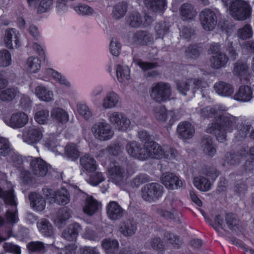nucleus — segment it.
I'll return each instance as SVG.
<instances>
[{
  "mask_svg": "<svg viewBox=\"0 0 254 254\" xmlns=\"http://www.w3.org/2000/svg\"><path fill=\"white\" fill-rule=\"evenodd\" d=\"M168 31L169 27L164 22L158 23L155 26V31L157 38H163Z\"/></svg>",
  "mask_w": 254,
  "mask_h": 254,
  "instance_id": "nucleus-59",
  "label": "nucleus"
},
{
  "mask_svg": "<svg viewBox=\"0 0 254 254\" xmlns=\"http://www.w3.org/2000/svg\"><path fill=\"white\" fill-rule=\"evenodd\" d=\"M127 22L132 27H138L142 24L143 18L139 13L133 12L129 15Z\"/></svg>",
  "mask_w": 254,
  "mask_h": 254,
  "instance_id": "nucleus-50",
  "label": "nucleus"
},
{
  "mask_svg": "<svg viewBox=\"0 0 254 254\" xmlns=\"http://www.w3.org/2000/svg\"><path fill=\"white\" fill-rule=\"evenodd\" d=\"M45 145L50 150L55 152L56 154H60L62 147L59 144L56 135L50 134L46 135L44 138Z\"/></svg>",
  "mask_w": 254,
  "mask_h": 254,
  "instance_id": "nucleus-29",
  "label": "nucleus"
},
{
  "mask_svg": "<svg viewBox=\"0 0 254 254\" xmlns=\"http://www.w3.org/2000/svg\"><path fill=\"white\" fill-rule=\"evenodd\" d=\"M201 146L205 154L211 157L215 154L216 151L213 145L212 139L210 136H204L203 137Z\"/></svg>",
  "mask_w": 254,
  "mask_h": 254,
  "instance_id": "nucleus-38",
  "label": "nucleus"
},
{
  "mask_svg": "<svg viewBox=\"0 0 254 254\" xmlns=\"http://www.w3.org/2000/svg\"><path fill=\"white\" fill-rule=\"evenodd\" d=\"M145 160L149 158L161 159L164 156L165 146L163 147L157 143L151 141L144 144Z\"/></svg>",
  "mask_w": 254,
  "mask_h": 254,
  "instance_id": "nucleus-10",
  "label": "nucleus"
},
{
  "mask_svg": "<svg viewBox=\"0 0 254 254\" xmlns=\"http://www.w3.org/2000/svg\"><path fill=\"white\" fill-rule=\"evenodd\" d=\"M105 180V177L101 172H96L91 174L88 179V183L93 186H97Z\"/></svg>",
  "mask_w": 254,
  "mask_h": 254,
  "instance_id": "nucleus-63",
  "label": "nucleus"
},
{
  "mask_svg": "<svg viewBox=\"0 0 254 254\" xmlns=\"http://www.w3.org/2000/svg\"><path fill=\"white\" fill-rule=\"evenodd\" d=\"M27 64L29 71L35 73L40 69L41 62L37 57H31L28 59Z\"/></svg>",
  "mask_w": 254,
  "mask_h": 254,
  "instance_id": "nucleus-52",
  "label": "nucleus"
},
{
  "mask_svg": "<svg viewBox=\"0 0 254 254\" xmlns=\"http://www.w3.org/2000/svg\"><path fill=\"white\" fill-rule=\"evenodd\" d=\"M153 38L151 34L146 31H138L132 37V41L137 45H144L152 43Z\"/></svg>",
  "mask_w": 254,
  "mask_h": 254,
  "instance_id": "nucleus-27",
  "label": "nucleus"
},
{
  "mask_svg": "<svg viewBox=\"0 0 254 254\" xmlns=\"http://www.w3.org/2000/svg\"><path fill=\"white\" fill-rule=\"evenodd\" d=\"M172 94V87L166 82H159L152 85L150 91L151 98L161 103L169 100Z\"/></svg>",
  "mask_w": 254,
  "mask_h": 254,
  "instance_id": "nucleus-4",
  "label": "nucleus"
},
{
  "mask_svg": "<svg viewBox=\"0 0 254 254\" xmlns=\"http://www.w3.org/2000/svg\"><path fill=\"white\" fill-rule=\"evenodd\" d=\"M12 152V149L8 139L0 137V155L6 156Z\"/></svg>",
  "mask_w": 254,
  "mask_h": 254,
  "instance_id": "nucleus-51",
  "label": "nucleus"
},
{
  "mask_svg": "<svg viewBox=\"0 0 254 254\" xmlns=\"http://www.w3.org/2000/svg\"><path fill=\"white\" fill-rule=\"evenodd\" d=\"M222 111H225V108L221 106L206 107L200 110V114L202 117L205 118H211L213 116L215 118L221 113Z\"/></svg>",
  "mask_w": 254,
  "mask_h": 254,
  "instance_id": "nucleus-42",
  "label": "nucleus"
},
{
  "mask_svg": "<svg viewBox=\"0 0 254 254\" xmlns=\"http://www.w3.org/2000/svg\"><path fill=\"white\" fill-rule=\"evenodd\" d=\"M108 172L110 179L117 185L122 184L127 177L126 170L117 163L111 164L108 168Z\"/></svg>",
  "mask_w": 254,
  "mask_h": 254,
  "instance_id": "nucleus-12",
  "label": "nucleus"
},
{
  "mask_svg": "<svg viewBox=\"0 0 254 254\" xmlns=\"http://www.w3.org/2000/svg\"><path fill=\"white\" fill-rule=\"evenodd\" d=\"M123 149L124 147L121 143L119 142L114 143L108 146L105 149L100 151L96 157L100 158H105L107 159L109 154L117 156L122 153Z\"/></svg>",
  "mask_w": 254,
  "mask_h": 254,
  "instance_id": "nucleus-24",
  "label": "nucleus"
},
{
  "mask_svg": "<svg viewBox=\"0 0 254 254\" xmlns=\"http://www.w3.org/2000/svg\"><path fill=\"white\" fill-rule=\"evenodd\" d=\"M80 229V226L78 224H72L63 232V237L69 241H74L76 240Z\"/></svg>",
  "mask_w": 254,
  "mask_h": 254,
  "instance_id": "nucleus-35",
  "label": "nucleus"
},
{
  "mask_svg": "<svg viewBox=\"0 0 254 254\" xmlns=\"http://www.w3.org/2000/svg\"><path fill=\"white\" fill-rule=\"evenodd\" d=\"M194 132V127L189 122H183L178 125L177 133L179 137L183 139L191 138Z\"/></svg>",
  "mask_w": 254,
  "mask_h": 254,
  "instance_id": "nucleus-21",
  "label": "nucleus"
},
{
  "mask_svg": "<svg viewBox=\"0 0 254 254\" xmlns=\"http://www.w3.org/2000/svg\"><path fill=\"white\" fill-rule=\"evenodd\" d=\"M49 112L47 110L43 109L37 112L35 115V121L40 124H45L48 121Z\"/></svg>",
  "mask_w": 254,
  "mask_h": 254,
  "instance_id": "nucleus-60",
  "label": "nucleus"
},
{
  "mask_svg": "<svg viewBox=\"0 0 254 254\" xmlns=\"http://www.w3.org/2000/svg\"><path fill=\"white\" fill-rule=\"evenodd\" d=\"M78 113L85 120H88L93 117V113L90 108L85 104L78 103L77 105Z\"/></svg>",
  "mask_w": 254,
  "mask_h": 254,
  "instance_id": "nucleus-53",
  "label": "nucleus"
},
{
  "mask_svg": "<svg viewBox=\"0 0 254 254\" xmlns=\"http://www.w3.org/2000/svg\"><path fill=\"white\" fill-rule=\"evenodd\" d=\"M29 118L24 112H20L13 113L10 118L5 119V123L14 129L24 127L28 122Z\"/></svg>",
  "mask_w": 254,
  "mask_h": 254,
  "instance_id": "nucleus-15",
  "label": "nucleus"
},
{
  "mask_svg": "<svg viewBox=\"0 0 254 254\" xmlns=\"http://www.w3.org/2000/svg\"><path fill=\"white\" fill-rule=\"evenodd\" d=\"M42 136L41 129L35 126L25 128L22 134L23 141L31 145L39 142Z\"/></svg>",
  "mask_w": 254,
  "mask_h": 254,
  "instance_id": "nucleus-11",
  "label": "nucleus"
},
{
  "mask_svg": "<svg viewBox=\"0 0 254 254\" xmlns=\"http://www.w3.org/2000/svg\"><path fill=\"white\" fill-rule=\"evenodd\" d=\"M177 201V198L173 194L169 195L165 199L164 206L156 209L157 213L165 218L175 220L178 213L175 210Z\"/></svg>",
  "mask_w": 254,
  "mask_h": 254,
  "instance_id": "nucleus-5",
  "label": "nucleus"
},
{
  "mask_svg": "<svg viewBox=\"0 0 254 254\" xmlns=\"http://www.w3.org/2000/svg\"><path fill=\"white\" fill-rule=\"evenodd\" d=\"M130 71L128 66L118 65L116 69L117 77L120 82L127 80L130 77Z\"/></svg>",
  "mask_w": 254,
  "mask_h": 254,
  "instance_id": "nucleus-48",
  "label": "nucleus"
},
{
  "mask_svg": "<svg viewBox=\"0 0 254 254\" xmlns=\"http://www.w3.org/2000/svg\"><path fill=\"white\" fill-rule=\"evenodd\" d=\"M35 94L41 101L50 102L54 100L52 92L42 86H38L36 87Z\"/></svg>",
  "mask_w": 254,
  "mask_h": 254,
  "instance_id": "nucleus-36",
  "label": "nucleus"
},
{
  "mask_svg": "<svg viewBox=\"0 0 254 254\" xmlns=\"http://www.w3.org/2000/svg\"><path fill=\"white\" fill-rule=\"evenodd\" d=\"M228 61L229 57L225 53H217L212 55L209 60V64L212 68L218 69L225 67Z\"/></svg>",
  "mask_w": 254,
  "mask_h": 254,
  "instance_id": "nucleus-23",
  "label": "nucleus"
},
{
  "mask_svg": "<svg viewBox=\"0 0 254 254\" xmlns=\"http://www.w3.org/2000/svg\"><path fill=\"white\" fill-rule=\"evenodd\" d=\"M45 193L48 197L52 198V201L59 205H65L70 201L69 193L65 188H62L56 191L47 189Z\"/></svg>",
  "mask_w": 254,
  "mask_h": 254,
  "instance_id": "nucleus-14",
  "label": "nucleus"
},
{
  "mask_svg": "<svg viewBox=\"0 0 254 254\" xmlns=\"http://www.w3.org/2000/svg\"><path fill=\"white\" fill-rule=\"evenodd\" d=\"M162 184L168 189L173 190L182 186L183 183L178 176L172 173H165L161 177Z\"/></svg>",
  "mask_w": 254,
  "mask_h": 254,
  "instance_id": "nucleus-18",
  "label": "nucleus"
},
{
  "mask_svg": "<svg viewBox=\"0 0 254 254\" xmlns=\"http://www.w3.org/2000/svg\"><path fill=\"white\" fill-rule=\"evenodd\" d=\"M222 111L215 118L214 121L209 124L206 131L208 133H215L217 140L223 142L226 140L227 133L231 132L236 127L238 118Z\"/></svg>",
  "mask_w": 254,
  "mask_h": 254,
  "instance_id": "nucleus-1",
  "label": "nucleus"
},
{
  "mask_svg": "<svg viewBox=\"0 0 254 254\" xmlns=\"http://www.w3.org/2000/svg\"><path fill=\"white\" fill-rule=\"evenodd\" d=\"M125 115L121 112L113 111L108 113V120L110 124L116 129L121 120Z\"/></svg>",
  "mask_w": 254,
  "mask_h": 254,
  "instance_id": "nucleus-54",
  "label": "nucleus"
},
{
  "mask_svg": "<svg viewBox=\"0 0 254 254\" xmlns=\"http://www.w3.org/2000/svg\"><path fill=\"white\" fill-rule=\"evenodd\" d=\"M46 245L41 241H32L27 245V248L30 252L40 253L44 252Z\"/></svg>",
  "mask_w": 254,
  "mask_h": 254,
  "instance_id": "nucleus-49",
  "label": "nucleus"
},
{
  "mask_svg": "<svg viewBox=\"0 0 254 254\" xmlns=\"http://www.w3.org/2000/svg\"><path fill=\"white\" fill-rule=\"evenodd\" d=\"M127 5L126 2H122L116 4L113 8L112 14L116 19L123 18L127 11Z\"/></svg>",
  "mask_w": 254,
  "mask_h": 254,
  "instance_id": "nucleus-47",
  "label": "nucleus"
},
{
  "mask_svg": "<svg viewBox=\"0 0 254 254\" xmlns=\"http://www.w3.org/2000/svg\"><path fill=\"white\" fill-rule=\"evenodd\" d=\"M253 97L251 87L247 85H242L233 97V99L240 102H249Z\"/></svg>",
  "mask_w": 254,
  "mask_h": 254,
  "instance_id": "nucleus-25",
  "label": "nucleus"
},
{
  "mask_svg": "<svg viewBox=\"0 0 254 254\" xmlns=\"http://www.w3.org/2000/svg\"><path fill=\"white\" fill-rule=\"evenodd\" d=\"M124 212V210L116 201H111L107 206V214L110 219L116 220L120 219Z\"/></svg>",
  "mask_w": 254,
  "mask_h": 254,
  "instance_id": "nucleus-22",
  "label": "nucleus"
},
{
  "mask_svg": "<svg viewBox=\"0 0 254 254\" xmlns=\"http://www.w3.org/2000/svg\"><path fill=\"white\" fill-rule=\"evenodd\" d=\"M252 10L249 2L244 0H235L229 7L230 14L238 20H245L249 18L252 14Z\"/></svg>",
  "mask_w": 254,
  "mask_h": 254,
  "instance_id": "nucleus-3",
  "label": "nucleus"
},
{
  "mask_svg": "<svg viewBox=\"0 0 254 254\" xmlns=\"http://www.w3.org/2000/svg\"><path fill=\"white\" fill-rule=\"evenodd\" d=\"M99 207L100 203L91 196L86 199L83 210L84 213L89 216H92L96 213Z\"/></svg>",
  "mask_w": 254,
  "mask_h": 254,
  "instance_id": "nucleus-33",
  "label": "nucleus"
},
{
  "mask_svg": "<svg viewBox=\"0 0 254 254\" xmlns=\"http://www.w3.org/2000/svg\"><path fill=\"white\" fill-rule=\"evenodd\" d=\"M66 155L72 160H75L79 155L76 145L73 143L67 144L64 149Z\"/></svg>",
  "mask_w": 254,
  "mask_h": 254,
  "instance_id": "nucleus-55",
  "label": "nucleus"
},
{
  "mask_svg": "<svg viewBox=\"0 0 254 254\" xmlns=\"http://www.w3.org/2000/svg\"><path fill=\"white\" fill-rule=\"evenodd\" d=\"M151 181V178L147 174H140L134 178L131 182V185L138 187L141 184Z\"/></svg>",
  "mask_w": 254,
  "mask_h": 254,
  "instance_id": "nucleus-62",
  "label": "nucleus"
},
{
  "mask_svg": "<svg viewBox=\"0 0 254 254\" xmlns=\"http://www.w3.org/2000/svg\"><path fill=\"white\" fill-rule=\"evenodd\" d=\"M142 197L147 201H152L160 198L164 192L163 187L156 183L145 185L142 189Z\"/></svg>",
  "mask_w": 254,
  "mask_h": 254,
  "instance_id": "nucleus-6",
  "label": "nucleus"
},
{
  "mask_svg": "<svg viewBox=\"0 0 254 254\" xmlns=\"http://www.w3.org/2000/svg\"><path fill=\"white\" fill-rule=\"evenodd\" d=\"M18 33L13 28H9L5 31L3 40L5 46L9 49L19 47Z\"/></svg>",
  "mask_w": 254,
  "mask_h": 254,
  "instance_id": "nucleus-20",
  "label": "nucleus"
},
{
  "mask_svg": "<svg viewBox=\"0 0 254 254\" xmlns=\"http://www.w3.org/2000/svg\"><path fill=\"white\" fill-rule=\"evenodd\" d=\"M146 6L154 12L162 10L166 6L165 0H144Z\"/></svg>",
  "mask_w": 254,
  "mask_h": 254,
  "instance_id": "nucleus-46",
  "label": "nucleus"
},
{
  "mask_svg": "<svg viewBox=\"0 0 254 254\" xmlns=\"http://www.w3.org/2000/svg\"><path fill=\"white\" fill-rule=\"evenodd\" d=\"M30 171L32 175L36 177H44L48 170V165L40 158H35L30 162Z\"/></svg>",
  "mask_w": 254,
  "mask_h": 254,
  "instance_id": "nucleus-16",
  "label": "nucleus"
},
{
  "mask_svg": "<svg viewBox=\"0 0 254 254\" xmlns=\"http://www.w3.org/2000/svg\"><path fill=\"white\" fill-rule=\"evenodd\" d=\"M207 84L203 80L199 79L191 78L185 80H182L177 83V88L179 92L183 95H187L191 87L192 92L194 93L197 89H202L206 88Z\"/></svg>",
  "mask_w": 254,
  "mask_h": 254,
  "instance_id": "nucleus-7",
  "label": "nucleus"
},
{
  "mask_svg": "<svg viewBox=\"0 0 254 254\" xmlns=\"http://www.w3.org/2000/svg\"><path fill=\"white\" fill-rule=\"evenodd\" d=\"M126 150L130 156L142 160H145L146 155L144 153V145L141 147L138 143L135 141L128 142L126 145Z\"/></svg>",
  "mask_w": 254,
  "mask_h": 254,
  "instance_id": "nucleus-19",
  "label": "nucleus"
},
{
  "mask_svg": "<svg viewBox=\"0 0 254 254\" xmlns=\"http://www.w3.org/2000/svg\"><path fill=\"white\" fill-rule=\"evenodd\" d=\"M80 164L82 168L88 172H94L97 168V164L95 159L87 154L81 156Z\"/></svg>",
  "mask_w": 254,
  "mask_h": 254,
  "instance_id": "nucleus-32",
  "label": "nucleus"
},
{
  "mask_svg": "<svg viewBox=\"0 0 254 254\" xmlns=\"http://www.w3.org/2000/svg\"><path fill=\"white\" fill-rule=\"evenodd\" d=\"M51 117L57 122L61 123H65L69 119L67 112L60 108H56L52 111Z\"/></svg>",
  "mask_w": 254,
  "mask_h": 254,
  "instance_id": "nucleus-43",
  "label": "nucleus"
},
{
  "mask_svg": "<svg viewBox=\"0 0 254 254\" xmlns=\"http://www.w3.org/2000/svg\"><path fill=\"white\" fill-rule=\"evenodd\" d=\"M119 101V96L115 92L111 91L107 93L103 99L102 106L104 109H112L117 106Z\"/></svg>",
  "mask_w": 254,
  "mask_h": 254,
  "instance_id": "nucleus-31",
  "label": "nucleus"
},
{
  "mask_svg": "<svg viewBox=\"0 0 254 254\" xmlns=\"http://www.w3.org/2000/svg\"><path fill=\"white\" fill-rule=\"evenodd\" d=\"M47 73L51 75L58 83L64 84L67 87L70 86L69 82L66 80L64 76H63L57 71L54 70L52 68H49L47 69Z\"/></svg>",
  "mask_w": 254,
  "mask_h": 254,
  "instance_id": "nucleus-61",
  "label": "nucleus"
},
{
  "mask_svg": "<svg viewBox=\"0 0 254 254\" xmlns=\"http://www.w3.org/2000/svg\"><path fill=\"white\" fill-rule=\"evenodd\" d=\"M180 13L184 20L193 19L196 13L193 6L190 3H184L180 8Z\"/></svg>",
  "mask_w": 254,
  "mask_h": 254,
  "instance_id": "nucleus-37",
  "label": "nucleus"
},
{
  "mask_svg": "<svg viewBox=\"0 0 254 254\" xmlns=\"http://www.w3.org/2000/svg\"><path fill=\"white\" fill-rule=\"evenodd\" d=\"M137 230L136 222L131 219H127L120 225V232L125 236L130 237L134 235Z\"/></svg>",
  "mask_w": 254,
  "mask_h": 254,
  "instance_id": "nucleus-28",
  "label": "nucleus"
},
{
  "mask_svg": "<svg viewBox=\"0 0 254 254\" xmlns=\"http://www.w3.org/2000/svg\"><path fill=\"white\" fill-rule=\"evenodd\" d=\"M200 24L206 31H212L217 25L218 18L216 14L213 10L206 8L199 14Z\"/></svg>",
  "mask_w": 254,
  "mask_h": 254,
  "instance_id": "nucleus-9",
  "label": "nucleus"
},
{
  "mask_svg": "<svg viewBox=\"0 0 254 254\" xmlns=\"http://www.w3.org/2000/svg\"><path fill=\"white\" fill-rule=\"evenodd\" d=\"M153 117L160 122L164 123L169 120L174 121L175 113L172 111H168L165 107L162 105L157 106L153 109Z\"/></svg>",
  "mask_w": 254,
  "mask_h": 254,
  "instance_id": "nucleus-17",
  "label": "nucleus"
},
{
  "mask_svg": "<svg viewBox=\"0 0 254 254\" xmlns=\"http://www.w3.org/2000/svg\"><path fill=\"white\" fill-rule=\"evenodd\" d=\"M119 244L117 240L105 239L102 242V247L107 254H114L118 250Z\"/></svg>",
  "mask_w": 254,
  "mask_h": 254,
  "instance_id": "nucleus-39",
  "label": "nucleus"
},
{
  "mask_svg": "<svg viewBox=\"0 0 254 254\" xmlns=\"http://www.w3.org/2000/svg\"><path fill=\"white\" fill-rule=\"evenodd\" d=\"M92 131L95 137L101 141L111 139L114 134L111 125L106 122H99L94 124Z\"/></svg>",
  "mask_w": 254,
  "mask_h": 254,
  "instance_id": "nucleus-8",
  "label": "nucleus"
},
{
  "mask_svg": "<svg viewBox=\"0 0 254 254\" xmlns=\"http://www.w3.org/2000/svg\"><path fill=\"white\" fill-rule=\"evenodd\" d=\"M37 227L42 234L50 237L53 234V227L51 223L46 219H41L37 223Z\"/></svg>",
  "mask_w": 254,
  "mask_h": 254,
  "instance_id": "nucleus-41",
  "label": "nucleus"
},
{
  "mask_svg": "<svg viewBox=\"0 0 254 254\" xmlns=\"http://www.w3.org/2000/svg\"><path fill=\"white\" fill-rule=\"evenodd\" d=\"M31 206L36 211H42L44 209L46 202L45 198L40 194L36 192L31 193L29 195Z\"/></svg>",
  "mask_w": 254,
  "mask_h": 254,
  "instance_id": "nucleus-30",
  "label": "nucleus"
},
{
  "mask_svg": "<svg viewBox=\"0 0 254 254\" xmlns=\"http://www.w3.org/2000/svg\"><path fill=\"white\" fill-rule=\"evenodd\" d=\"M165 237L174 248H179L183 244L182 240L178 236L170 232L166 233Z\"/></svg>",
  "mask_w": 254,
  "mask_h": 254,
  "instance_id": "nucleus-58",
  "label": "nucleus"
},
{
  "mask_svg": "<svg viewBox=\"0 0 254 254\" xmlns=\"http://www.w3.org/2000/svg\"><path fill=\"white\" fill-rule=\"evenodd\" d=\"M236 124L237 133L235 134V138L238 141H240L247 136L248 132L252 128L251 125L246 121L238 123Z\"/></svg>",
  "mask_w": 254,
  "mask_h": 254,
  "instance_id": "nucleus-34",
  "label": "nucleus"
},
{
  "mask_svg": "<svg viewBox=\"0 0 254 254\" xmlns=\"http://www.w3.org/2000/svg\"><path fill=\"white\" fill-rule=\"evenodd\" d=\"M73 8L77 13L82 15H90L94 12L91 7L84 3H79L74 6Z\"/></svg>",
  "mask_w": 254,
  "mask_h": 254,
  "instance_id": "nucleus-56",
  "label": "nucleus"
},
{
  "mask_svg": "<svg viewBox=\"0 0 254 254\" xmlns=\"http://www.w3.org/2000/svg\"><path fill=\"white\" fill-rule=\"evenodd\" d=\"M247 69L248 65L246 63L238 61L235 64L233 73L239 76H243L246 74Z\"/></svg>",
  "mask_w": 254,
  "mask_h": 254,
  "instance_id": "nucleus-57",
  "label": "nucleus"
},
{
  "mask_svg": "<svg viewBox=\"0 0 254 254\" xmlns=\"http://www.w3.org/2000/svg\"><path fill=\"white\" fill-rule=\"evenodd\" d=\"M214 89L218 95L224 97H230L234 92V86L229 83L223 81L215 83Z\"/></svg>",
  "mask_w": 254,
  "mask_h": 254,
  "instance_id": "nucleus-26",
  "label": "nucleus"
},
{
  "mask_svg": "<svg viewBox=\"0 0 254 254\" xmlns=\"http://www.w3.org/2000/svg\"><path fill=\"white\" fill-rule=\"evenodd\" d=\"M70 217V213L67 209L63 208L58 211L54 219L55 223L58 227L62 228Z\"/></svg>",
  "mask_w": 254,
  "mask_h": 254,
  "instance_id": "nucleus-40",
  "label": "nucleus"
},
{
  "mask_svg": "<svg viewBox=\"0 0 254 254\" xmlns=\"http://www.w3.org/2000/svg\"><path fill=\"white\" fill-rule=\"evenodd\" d=\"M193 184L195 187L201 191H206L211 189V183L204 177L199 176L194 178Z\"/></svg>",
  "mask_w": 254,
  "mask_h": 254,
  "instance_id": "nucleus-45",
  "label": "nucleus"
},
{
  "mask_svg": "<svg viewBox=\"0 0 254 254\" xmlns=\"http://www.w3.org/2000/svg\"><path fill=\"white\" fill-rule=\"evenodd\" d=\"M11 64V55L6 50L0 51V66L6 67Z\"/></svg>",
  "mask_w": 254,
  "mask_h": 254,
  "instance_id": "nucleus-64",
  "label": "nucleus"
},
{
  "mask_svg": "<svg viewBox=\"0 0 254 254\" xmlns=\"http://www.w3.org/2000/svg\"><path fill=\"white\" fill-rule=\"evenodd\" d=\"M248 155V150L244 148L239 150L236 153H227L223 158L222 165L224 166H235L239 164Z\"/></svg>",
  "mask_w": 254,
  "mask_h": 254,
  "instance_id": "nucleus-13",
  "label": "nucleus"
},
{
  "mask_svg": "<svg viewBox=\"0 0 254 254\" xmlns=\"http://www.w3.org/2000/svg\"><path fill=\"white\" fill-rule=\"evenodd\" d=\"M0 197L3 199L6 204L10 205L12 207L11 209H8L5 214L7 223L13 224L17 222L18 218L13 190L10 189L8 190L3 191L0 188Z\"/></svg>",
  "mask_w": 254,
  "mask_h": 254,
  "instance_id": "nucleus-2",
  "label": "nucleus"
},
{
  "mask_svg": "<svg viewBox=\"0 0 254 254\" xmlns=\"http://www.w3.org/2000/svg\"><path fill=\"white\" fill-rule=\"evenodd\" d=\"M19 95L17 88H7L0 91V99L3 101H10Z\"/></svg>",
  "mask_w": 254,
  "mask_h": 254,
  "instance_id": "nucleus-44",
  "label": "nucleus"
}]
</instances>
